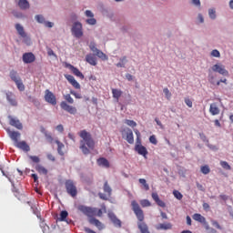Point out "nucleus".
<instances>
[{"label": "nucleus", "instance_id": "obj_1", "mask_svg": "<svg viewBox=\"0 0 233 233\" xmlns=\"http://www.w3.org/2000/svg\"><path fill=\"white\" fill-rule=\"evenodd\" d=\"M78 136L81 137L80 150L85 154V156H88V154H90V150H94L96 147V142L92 137V134L84 129L78 133Z\"/></svg>", "mask_w": 233, "mask_h": 233}, {"label": "nucleus", "instance_id": "obj_2", "mask_svg": "<svg viewBox=\"0 0 233 233\" xmlns=\"http://www.w3.org/2000/svg\"><path fill=\"white\" fill-rule=\"evenodd\" d=\"M77 210L89 218L88 223L90 225H94L98 230H103V228H105V224L100 222L99 219L94 218V216H96V212H97V208H90L87 206L79 205L77 207Z\"/></svg>", "mask_w": 233, "mask_h": 233}, {"label": "nucleus", "instance_id": "obj_3", "mask_svg": "<svg viewBox=\"0 0 233 233\" xmlns=\"http://www.w3.org/2000/svg\"><path fill=\"white\" fill-rule=\"evenodd\" d=\"M132 210L138 220L137 227L141 233H150L148 225L145 223V212L141 209V206L136 200L131 201Z\"/></svg>", "mask_w": 233, "mask_h": 233}, {"label": "nucleus", "instance_id": "obj_4", "mask_svg": "<svg viewBox=\"0 0 233 233\" xmlns=\"http://www.w3.org/2000/svg\"><path fill=\"white\" fill-rule=\"evenodd\" d=\"M7 134L14 141L15 147L16 148H20V150H24V152H30V146L26 143V141H19V138L21 137V133L18 131H11L10 129L7 130Z\"/></svg>", "mask_w": 233, "mask_h": 233}, {"label": "nucleus", "instance_id": "obj_5", "mask_svg": "<svg viewBox=\"0 0 233 233\" xmlns=\"http://www.w3.org/2000/svg\"><path fill=\"white\" fill-rule=\"evenodd\" d=\"M29 159L31 160L32 167H35L36 172L38 174H42L43 176H46L48 174V169L45 167L41 163V158L37 156H29Z\"/></svg>", "mask_w": 233, "mask_h": 233}, {"label": "nucleus", "instance_id": "obj_6", "mask_svg": "<svg viewBox=\"0 0 233 233\" xmlns=\"http://www.w3.org/2000/svg\"><path fill=\"white\" fill-rule=\"evenodd\" d=\"M103 190H104L105 194L98 193V196H99L100 199H103L104 201H107L108 198H110V196H112V187H110V185H108V181H106L104 183Z\"/></svg>", "mask_w": 233, "mask_h": 233}, {"label": "nucleus", "instance_id": "obj_7", "mask_svg": "<svg viewBox=\"0 0 233 233\" xmlns=\"http://www.w3.org/2000/svg\"><path fill=\"white\" fill-rule=\"evenodd\" d=\"M44 99L46 103L52 105L53 106H56V105H57V98L56 97V95H54L52 91H50V89H46L45 91Z\"/></svg>", "mask_w": 233, "mask_h": 233}, {"label": "nucleus", "instance_id": "obj_8", "mask_svg": "<svg viewBox=\"0 0 233 233\" xmlns=\"http://www.w3.org/2000/svg\"><path fill=\"white\" fill-rule=\"evenodd\" d=\"M212 72H217L218 74H220V76H224L226 77H228L229 73L227 68H225V66L223 64H215L211 67Z\"/></svg>", "mask_w": 233, "mask_h": 233}, {"label": "nucleus", "instance_id": "obj_9", "mask_svg": "<svg viewBox=\"0 0 233 233\" xmlns=\"http://www.w3.org/2000/svg\"><path fill=\"white\" fill-rule=\"evenodd\" d=\"M71 32L75 37H83V25L79 22H76L72 26Z\"/></svg>", "mask_w": 233, "mask_h": 233}, {"label": "nucleus", "instance_id": "obj_10", "mask_svg": "<svg viewBox=\"0 0 233 233\" xmlns=\"http://www.w3.org/2000/svg\"><path fill=\"white\" fill-rule=\"evenodd\" d=\"M60 108L72 116H76V114H77V108H76L74 106L68 105L66 101H62L60 103Z\"/></svg>", "mask_w": 233, "mask_h": 233}, {"label": "nucleus", "instance_id": "obj_11", "mask_svg": "<svg viewBox=\"0 0 233 233\" xmlns=\"http://www.w3.org/2000/svg\"><path fill=\"white\" fill-rule=\"evenodd\" d=\"M66 188L67 194H70L72 198H76V196H77V187H76V185H74V182L71 180H67L66 182Z\"/></svg>", "mask_w": 233, "mask_h": 233}, {"label": "nucleus", "instance_id": "obj_12", "mask_svg": "<svg viewBox=\"0 0 233 233\" xmlns=\"http://www.w3.org/2000/svg\"><path fill=\"white\" fill-rule=\"evenodd\" d=\"M7 117L9 119V125L11 127L17 128V130H23V124L21 123V121H19L17 117H14L10 115Z\"/></svg>", "mask_w": 233, "mask_h": 233}, {"label": "nucleus", "instance_id": "obj_13", "mask_svg": "<svg viewBox=\"0 0 233 233\" xmlns=\"http://www.w3.org/2000/svg\"><path fill=\"white\" fill-rule=\"evenodd\" d=\"M110 221H112L113 225H115V227H116L117 228H121L122 227V223L121 220L119 218H117V216H116V214L109 212L107 214Z\"/></svg>", "mask_w": 233, "mask_h": 233}, {"label": "nucleus", "instance_id": "obj_14", "mask_svg": "<svg viewBox=\"0 0 233 233\" xmlns=\"http://www.w3.org/2000/svg\"><path fill=\"white\" fill-rule=\"evenodd\" d=\"M135 150L139 154L140 156H143L144 157H147L148 155V151L147 150V147H145L143 145L137 143L135 146Z\"/></svg>", "mask_w": 233, "mask_h": 233}, {"label": "nucleus", "instance_id": "obj_15", "mask_svg": "<svg viewBox=\"0 0 233 233\" xmlns=\"http://www.w3.org/2000/svg\"><path fill=\"white\" fill-rule=\"evenodd\" d=\"M66 79H67L68 83H70V85H72V86L74 88H76V90H80L81 89V85L78 84L77 80H76L74 76L66 75Z\"/></svg>", "mask_w": 233, "mask_h": 233}, {"label": "nucleus", "instance_id": "obj_16", "mask_svg": "<svg viewBox=\"0 0 233 233\" xmlns=\"http://www.w3.org/2000/svg\"><path fill=\"white\" fill-rule=\"evenodd\" d=\"M86 61L91 65V66H96L97 65V57L94 54H87L86 56Z\"/></svg>", "mask_w": 233, "mask_h": 233}, {"label": "nucleus", "instance_id": "obj_17", "mask_svg": "<svg viewBox=\"0 0 233 233\" xmlns=\"http://www.w3.org/2000/svg\"><path fill=\"white\" fill-rule=\"evenodd\" d=\"M23 61L26 65H28L30 63H34V61H35V56L33 55V53H25L23 55Z\"/></svg>", "mask_w": 233, "mask_h": 233}, {"label": "nucleus", "instance_id": "obj_18", "mask_svg": "<svg viewBox=\"0 0 233 233\" xmlns=\"http://www.w3.org/2000/svg\"><path fill=\"white\" fill-rule=\"evenodd\" d=\"M219 112H221V110L219 109V105L218 103L214 102L210 104L209 113L211 116H218Z\"/></svg>", "mask_w": 233, "mask_h": 233}, {"label": "nucleus", "instance_id": "obj_19", "mask_svg": "<svg viewBox=\"0 0 233 233\" xmlns=\"http://www.w3.org/2000/svg\"><path fill=\"white\" fill-rule=\"evenodd\" d=\"M124 132H126V141H127L129 145H134V133L132 132V129L127 128L125 129Z\"/></svg>", "mask_w": 233, "mask_h": 233}, {"label": "nucleus", "instance_id": "obj_20", "mask_svg": "<svg viewBox=\"0 0 233 233\" xmlns=\"http://www.w3.org/2000/svg\"><path fill=\"white\" fill-rule=\"evenodd\" d=\"M6 100L11 106H17V100H15V95L13 93L6 94Z\"/></svg>", "mask_w": 233, "mask_h": 233}, {"label": "nucleus", "instance_id": "obj_21", "mask_svg": "<svg viewBox=\"0 0 233 233\" xmlns=\"http://www.w3.org/2000/svg\"><path fill=\"white\" fill-rule=\"evenodd\" d=\"M151 197L152 199L155 200L157 205H158V207H161L162 208H165L167 207V204H165L163 200L159 199V195H157V193H152Z\"/></svg>", "mask_w": 233, "mask_h": 233}, {"label": "nucleus", "instance_id": "obj_22", "mask_svg": "<svg viewBox=\"0 0 233 233\" xmlns=\"http://www.w3.org/2000/svg\"><path fill=\"white\" fill-rule=\"evenodd\" d=\"M69 68L74 76H76V77H79L80 79H85V75H83V73H81V71H79L77 67L70 66Z\"/></svg>", "mask_w": 233, "mask_h": 233}, {"label": "nucleus", "instance_id": "obj_23", "mask_svg": "<svg viewBox=\"0 0 233 233\" xmlns=\"http://www.w3.org/2000/svg\"><path fill=\"white\" fill-rule=\"evenodd\" d=\"M97 165L99 167H105V168H110V162L105 157H100L97 159Z\"/></svg>", "mask_w": 233, "mask_h": 233}, {"label": "nucleus", "instance_id": "obj_24", "mask_svg": "<svg viewBox=\"0 0 233 233\" xmlns=\"http://www.w3.org/2000/svg\"><path fill=\"white\" fill-rule=\"evenodd\" d=\"M18 6L21 10H28L30 8V3L27 0H19Z\"/></svg>", "mask_w": 233, "mask_h": 233}, {"label": "nucleus", "instance_id": "obj_25", "mask_svg": "<svg viewBox=\"0 0 233 233\" xmlns=\"http://www.w3.org/2000/svg\"><path fill=\"white\" fill-rule=\"evenodd\" d=\"M192 218L195 220V221H198V223H205L207 221V218H205V217H203L201 214L199 213H195L193 216H192Z\"/></svg>", "mask_w": 233, "mask_h": 233}, {"label": "nucleus", "instance_id": "obj_26", "mask_svg": "<svg viewBox=\"0 0 233 233\" xmlns=\"http://www.w3.org/2000/svg\"><path fill=\"white\" fill-rule=\"evenodd\" d=\"M15 30L18 32V35L21 37H26V33L25 32V28L23 27V25H21V24L15 25Z\"/></svg>", "mask_w": 233, "mask_h": 233}, {"label": "nucleus", "instance_id": "obj_27", "mask_svg": "<svg viewBox=\"0 0 233 233\" xmlns=\"http://www.w3.org/2000/svg\"><path fill=\"white\" fill-rule=\"evenodd\" d=\"M157 230H170L172 228V224L166 223V224H158L156 227Z\"/></svg>", "mask_w": 233, "mask_h": 233}, {"label": "nucleus", "instance_id": "obj_28", "mask_svg": "<svg viewBox=\"0 0 233 233\" xmlns=\"http://www.w3.org/2000/svg\"><path fill=\"white\" fill-rule=\"evenodd\" d=\"M112 94H113L114 99H116V101H119V97L123 96V91H121V89L113 88Z\"/></svg>", "mask_w": 233, "mask_h": 233}, {"label": "nucleus", "instance_id": "obj_29", "mask_svg": "<svg viewBox=\"0 0 233 233\" xmlns=\"http://www.w3.org/2000/svg\"><path fill=\"white\" fill-rule=\"evenodd\" d=\"M103 214H106V206L105 204L101 206L100 209L96 208V216L97 218H103Z\"/></svg>", "mask_w": 233, "mask_h": 233}, {"label": "nucleus", "instance_id": "obj_30", "mask_svg": "<svg viewBox=\"0 0 233 233\" xmlns=\"http://www.w3.org/2000/svg\"><path fill=\"white\" fill-rule=\"evenodd\" d=\"M127 63H128V60L127 59V56H122L119 59V63H117L116 65V66H117V68H125V66L127 65Z\"/></svg>", "mask_w": 233, "mask_h": 233}, {"label": "nucleus", "instance_id": "obj_31", "mask_svg": "<svg viewBox=\"0 0 233 233\" xmlns=\"http://www.w3.org/2000/svg\"><path fill=\"white\" fill-rule=\"evenodd\" d=\"M56 143L57 145V152L60 156H65V152H63V149L65 148V144L61 143L59 140H56Z\"/></svg>", "mask_w": 233, "mask_h": 233}, {"label": "nucleus", "instance_id": "obj_32", "mask_svg": "<svg viewBox=\"0 0 233 233\" xmlns=\"http://www.w3.org/2000/svg\"><path fill=\"white\" fill-rule=\"evenodd\" d=\"M9 76L12 81H14L15 83L21 79V77H19V75L17 74V71L15 70H11Z\"/></svg>", "mask_w": 233, "mask_h": 233}, {"label": "nucleus", "instance_id": "obj_33", "mask_svg": "<svg viewBox=\"0 0 233 233\" xmlns=\"http://www.w3.org/2000/svg\"><path fill=\"white\" fill-rule=\"evenodd\" d=\"M68 218V211L63 210L60 212V217L57 218V221H66Z\"/></svg>", "mask_w": 233, "mask_h": 233}, {"label": "nucleus", "instance_id": "obj_34", "mask_svg": "<svg viewBox=\"0 0 233 233\" xmlns=\"http://www.w3.org/2000/svg\"><path fill=\"white\" fill-rule=\"evenodd\" d=\"M96 56L99 57V59H102V61H108V56L105 53H103V51L101 50H98L96 53Z\"/></svg>", "mask_w": 233, "mask_h": 233}, {"label": "nucleus", "instance_id": "obj_35", "mask_svg": "<svg viewBox=\"0 0 233 233\" xmlns=\"http://www.w3.org/2000/svg\"><path fill=\"white\" fill-rule=\"evenodd\" d=\"M18 90H20V92L25 91V85L23 84V81L21 80V78L19 80H16V82H15Z\"/></svg>", "mask_w": 233, "mask_h": 233}, {"label": "nucleus", "instance_id": "obj_36", "mask_svg": "<svg viewBox=\"0 0 233 233\" xmlns=\"http://www.w3.org/2000/svg\"><path fill=\"white\" fill-rule=\"evenodd\" d=\"M140 205L143 208H146L147 207H152V203H150V200L148 199L140 200Z\"/></svg>", "mask_w": 233, "mask_h": 233}, {"label": "nucleus", "instance_id": "obj_37", "mask_svg": "<svg viewBox=\"0 0 233 233\" xmlns=\"http://www.w3.org/2000/svg\"><path fill=\"white\" fill-rule=\"evenodd\" d=\"M220 167L225 170H232V167L227 161H220Z\"/></svg>", "mask_w": 233, "mask_h": 233}, {"label": "nucleus", "instance_id": "obj_38", "mask_svg": "<svg viewBox=\"0 0 233 233\" xmlns=\"http://www.w3.org/2000/svg\"><path fill=\"white\" fill-rule=\"evenodd\" d=\"M140 185H143L145 190H150V186L147 183V180L145 178L138 179Z\"/></svg>", "mask_w": 233, "mask_h": 233}, {"label": "nucleus", "instance_id": "obj_39", "mask_svg": "<svg viewBox=\"0 0 233 233\" xmlns=\"http://www.w3.org/2000/svg\"><path fill=\"white\" fill-rule=\"evenodd\" d=\"M173 196L178 199L179 201H181V199H183V194H181V192H179L178 190H174L173 191Z\"/></svg>", "mask_w": 233, "mask_h": 233}, {"label": "nucleus", "instance_id": "obj_40", "mask_svg": "<svg viewBox=\"0 0 233 233\" xmlns=\"http://www.w3.org/2000/svg\"><path fill=\"white\" fill-rule=\"evenodd\" d=\"M125 123H126V125H127L128 127H132V128L137 127V123H136V121H134V120L126 119V120H125Z\"/></svg>", "mask_w": 233, "mask_h": 233}, {"label": "nucleus", "instance_id": "obj_41", "mask_svg": "<svg viewBox=\"0 0 233 233\" xmlns=\"http://www.w3.org/2000/svg\"><path fill=\"white\" fill-rule=\"evenodd\" d=\"M200 170H201L202 174H205V175L210 174V167H208V166L201 167Z\"/></svg>", "mask_w": 233, "mask_h": 233}, {"label": "nucleus", "instance_id": "obj_42", "mask_svg": "<svg viewBox=\"0 0 233 233\" xmlns=\"http://www.w3.org/2000/svg\"><path fill=\"white\" fill-rule=\"evenodd\" d=\"M89 48H90L91 52H95V54H96L97 51L99 50V49H97V47H96V43H94V42L90 43Z\"/></svg>", "mask_w": 233, "mask_h": 233}, {"label": "nucleus", "instance_id": "obj_43", "mask_svg": "<svg viewBox=\"0 0 233 233\" xmlns=\"http://www.w3.org/2000/svg\"><path fill=\"white\" fill-rule=\"evenodd\" d=\"M163 92L167 97V99H170L172 97V93H170V90H168V88H164Z\"/></svg>", "mask_w": 233, "mask_h": 233}, {"label": "nucleus", "instance_id": "obj_44", "mask_svg": "<svg viewBox=\"0 0 233 233\" xmlns=\"http://www.w3.org/2000/svg\"><path fill=\"white\" fill-rule=\"evenodd\" d=\"M134 132L137 136V143L141 144V133L137 129H134Z\"/></svg>", "mask_w": 233, "mask_h": 233}, {"label": "nucleus", "instance_id": "obj_45", "mask_svg": "<svg viewBox=\"0 0 233 233\" xmlns=\"http://www.w3.org/2000/svg\"><path fill=\"white\" fill-rule=\"evenodd\" d=\"M65 99L66 101H67V103H69L70 105H74V98H72V96H70V94H67L65 96Z\"/></svg>", "mask_w": 233, "mask_h": 233}, {"label": "nucleus", "instance_id": "obj_46", "mask_svg": "<svg viewBox=\"0 0 233 233\" xmlns=\"http://www.w3.org/2000/svg\"><path fill=\"white\" fill-rule=\"evenodd\" d=\"M184 101H185V104L187 105V106H188V108H192L193 103H192V100L190 98L186 97L184 99Z\"/></svg>", "mask_w": 233, "mask_h": 233}, {"label": "nucleus", "instance_id": "obj_47", "mask_svg": "<svg viewBox=\"0 0 233 233\" xmlns=\"http://www.w3.org/2000/svg\"><path fill=\"white\" fill-rule=\"evenodd\" d=\"M208 15L210 19H216V10L215 9H209L208 10Z\"/></svg>", "mask_w": 233, "mask_h": 233}, {"label": "nucleus", "instance_id": "obj_48", "mask_svg": "<svg viewBox=\"0 0 233 233\" xmlns=\"http://www.w3.org/2000/svg\"><path fill=\"white\" fill-rule=\"evenodd\" d=\"M35 19H36L37 23H41V24L46 23L45 16H43L42 15H37L35 16Z\"/></svg>", "mask_w": 233, "mask_h": 233}, {"label": "nucleus", "instance_id": "obj_49", "mask_svg": "<svg viewBox=\"0 0 233 233\" xmlns=\"http://www.w3.org/2000/svg\"><path fill=\"white\" fill-rule=\"evenodd\" d=\"M45 136H46V139L48 143H53L54 142V137H52V135L46 132Z\"/></svg>", "mask_w": 233, "mask_h": 233}, {"label": "nucleus", "instance_id": "obj_50", "mask_svg": "<svg viewBox=\"0 0 233 233\" xmlns=\"http://www.w3.org/2000/svg\"><path fill=\"white\" fill-rule=\"evenodd\" d=\"M211 56H212V57H221V53H219L218 50L214 49V50L211 52Z\"/></svg>", "mask_w": 233, "mask_h": 233}, {"label": "nucleus", "instance_id": "obj_51", "mask_svg": "<svg viewBox=\"0 0 233 233\" xmlns=\"http://www.w3.org/2000/svg\"><path fill=\"white\" fill-rule=\"evenodd\" d=\"M70 94L76 97V99H81L83 96H81L80 93H77L76 91H71Z\"/></svg>", "mask_w": 233, "mask_h": 233}, {"label": "nucleus", "instance_id": "obj_52", "mask_svg": "<svg viewBox=\"0 0 233 233\" xmlns=\"http://www.w3.org/2000/svg\"><path fill=\"white\" fill-rule=\"evenodd\" d=\"M149 142L152 143V145H157V138H156V136L152 135L149 137Z\"/></svg>", "mask_w": 233, "mask_h": 233}, {"label": "nucleus", "instance_id": "obj_53", "mask_svg": "<svg viewBox=\"0 0 233 233\" xmlns=\"http://www.w3.org/2000/svg\"><path fill=\"white\" fill-rule=\"evenodd\" d=\"M86 23H87V25H96V23H97V21H96V18H94V16H93V17L87 19V20H86Z\"/></svg>", "mask_w": 233, "mask_h": 233}, {"label": "nucleus", "instance_id": "obj_54", "mask_svg": "<svg viewBox=\"0 0 233 233\" xmlns=\"http://www.w3.org/2000/svg\"><path fill=\"white\" fill-rule=\"evenodd\" d=\"M199 137L204 143H208V138H207V136L204 135V133H199Z\"/></svg>", "mask_w": 233, "mask_h": 233}, {"label": "nucleus", "instance_id": "obj_55", "mask_svg": "<svg viewBox=\"0 0 233 233\" xmlns=\"http://www.w3.org/2000/svg\"><path fill=\"white\" fill-rule=\"evenodd\" d=\"M212 225L213 227H216V228H218V230H221V226L219 225V223L216 220H212Z\"/></svg>", "mask_w": 233, "mask_h": 233}, {"label": "nucleus", "instance_id": "obj_56", "mask_svg": "<svg viewBox=\"0 0 233 233\" xmlns=\"http://www.w3.org/2000/svg\"><path fill=\"white\" fill-rule=\"evenodd\" d=\"M47 56H53L54 57H56V53H54V50H52V48L47 49Z\"/></svg>", "mask_w": 233, "mask_h": 233}, {"label": "nucleus", "instance_id": "obj_57", "mask_svg": "<svg viewBox=\"0 0 233 233\" xmlns=\"http://www.w3.org/2000/svg\"><path fill=\"white\" fill-rule=\"evenodd\" d=\"M197 188H198V190H201V192H205V187H203V185L199 184V182H197Z\"/></svg>", "mask_w": 233, "mask_h": 233}, {"label": "nucleus", "instance_id": "obj_58", "mask_svg": "<svg viewBox=\"0 0 233 233\" xmlns=\"http://www.w3.org/2000/svg\"><path fill=\"white\" fill-rule=\"evenodd\" d=\"M56 130L57 132H64L65 131V127H63V125H58L56 126Z\"/></svg>", "mask_w": 233, "mask_h": 233}, {"label": "nucleus", "instance_id": "obj_59", "mask_svg": "<svg viewBox=\"0 0 233 233\" xmlns=\"http://www.w3.org/2000/svg\"><path fill=\"white\" fill-rule=\"evenodd\" d=\"M44 24L47 28H52L54 26V23L52 22H44Z\"/></svg>", "mask_w": 233, "mask_h": 233}, {"label": "nucleus", "instance_id": "obj_60", "mask_svg": "<svg viewBox=\"0 0 233 233\" xmlns=\"http://www.w3.org/2000/svg\"><path fill=\"white\" fill-rule=\"evenodd\" d=\"M86 17H94V13H92V11H90V10H86Z\"/></svg>", "mask_w": 233, "mask_h": 233}, {"label": "nucleus", "instance_id": "obj_61", "mask_svg": "<svg viewBox=\"0 0 233 233\" xmlns=\"http://www.w3.org/2000/svg\"><path fill=\"white\" fill-rule=\"evenodd\" d=\"M84 231L86 233H96V231L92 230L90 228H84Z\"/></svg>", "mask_w": 233, "mask_h": 233}, {"label": "nucleus", "instance_id": "obj_62", "mask_svg": "<svg viewBox=\"0 0 233 233\" xmlns=\"http://www.w3.org/2000/svg\"><path fill=\"white\" fill-rule=\"evenodd\" d=\"M192 3L195 6H201V2L199 0H192Z\"/></svg>", "mask_w": 233, "mask_h": 233}, {"label": "nucleus", "instance_id": "obj_63", "mask_svg": "<svg viewBox=\"0 0 233 233\" xmlns=\"http://www.w3.org/2000/svg\"><path fill=\"white\" fill-rule=\"evenodd\" d=\"M126 78L127 79V81H132V79H134V76L127 73L126 74Z\"/></svg>", "mask_w": 233, "mask_h": 233}, {"label": "nucleus", "instance_id": "obj_64", "mask_svg": "<svg viewBox=\"0 0 233 233\" xmlns=\"http://www.w3.org/2000/svg\"><path fill=\"white\" fill-rule=\"evenodd\" d=\"M208 82H209L211 85H214V76H212V75H209V76H208Z\"/></svg>", "mask_w": 233, "mask_h": 233}]
</instances>
